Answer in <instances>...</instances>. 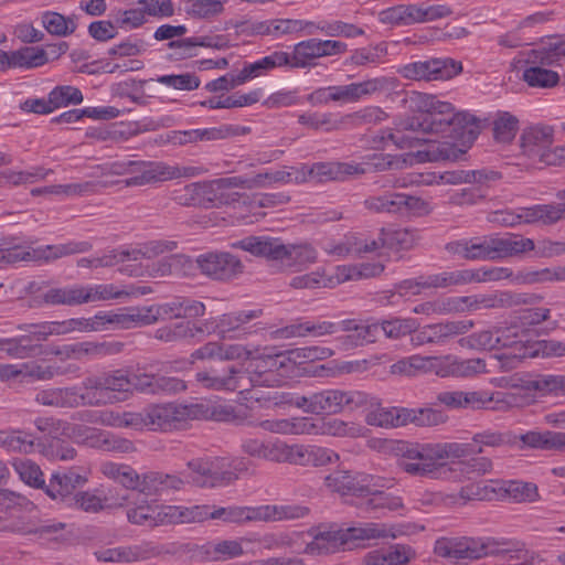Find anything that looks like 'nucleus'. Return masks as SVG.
Here are the masks:
<instances>
[{
	"label": "nucleus",
	"instance_id": "1",
	"mask_svg": "<svg viewBox=\"0 0 565 565\" xmlns=\"http://www.w3.org/2000/svg\"><path fill=\"white\" fill-rule=\"evenodd\" d=\"M409 109L418 113L417 121L423 134H443L472 143L480 134L479 120L467 111L455 113V107L435 95L412 92L405 99Z\"/></svg>",
	"mask_w": 565,
	"mask_h": 565
},
{
	"label": "nucleus",
	"instance_id": "2",
	"mask_svg": "<svg viewBox=\"0 0 565 565\" xmlns=\"http://www.w3.org/2000/svg\"><path fill=\"white\" fill-rule=\"evenodd\" d=\"M436 555L456 562L476 561L489 556H507L511 565H529L534 561V553L521 542L484 537H441L435 542Z\"/></svg>",
	"mask_w": 565,
	"mask_h": 565
},
{
	"label": "nucleus",
	"instance_id": "3",
	"mask_svg": "<svg viewBox=\"0 0 565 565\" xmlns=\"http://www.w3.org/2000/svg\"><path fill=\"white\" fill-rule=\"evenodd\" d=\"M236 246L256 256L280 260L287 267H306L317 260V250L309 244L284 245L276 238L246 237Z\"/></svg>",
	"mask_w": 565,
	"mask_h": 565
},
{
	"label": "nucleus",
	"instance_id": "4",
	"mask_svg": "<svg viewBox=\"0 0 565 565\" xmlns=\"http://www.w3.org/2000/svg\"><path fill=\"white\" fill-rule=\"evenodd\" d=\"M254 372L249 363L246 369L228 366L223 373L215 369L201 371L196 373L195 377L203 387L209 390L244 393L267 382V379H264L268 373L265 371V363L260 364L257 373Z\"/></svg>",
	"mask_w": 565,
	"mask_h": 565
},
{
	"label": "nucleus",
	"instance_id": "5",
	"mask_svg": "<svg viewBox=\"0 0 565 565\" xmlns=\"http://www.w3.org/2000/svg\"><path fill=\"white\" fill-rule=\"evenodd\" d=\"M369 402V395L361 391L324 388L308 394L307 413L334 415L343 412H353L365 407Z\"/></svg>",
	"mask_w": 565,
	"mask_h": 565
},
{
	"label": "nucleus",
	"instance_id": "6",
	"mask_svg": "<svg viewBox=\"0 0 565 565\" xmlns=\"http://www.w3.org/2000/svg\"><path fill=\"white\" fill-rule=\"evenodd\" d=\"M128 374L116 370L85 377L82 382L87 406H102L118 402V394L130 392Z\"/></svg>",
	"mask_w": 565,
	"mask_h": 565
},
{
	"label": "nucleus",
	"instance_id": "7",
	"mask_svg": "<svg viewBox=\"0 0 565 565\" xmlns=\"http://www.w3.org/2000/svg\"><path fill=\"white\" fill-rule=\"evenodd\" d=\"M92 248V243L87 241H70L64 244L46 245L36 248L14 246L1 250V259L9 264L19 262H52L61 257L87 253Z\"/></svg>",
	"mask_w": 565,
	"mask_h": 565
},
{
	"label": "nucleus",
	"instance_id": "8",
	"mask_svg": "<svg viewBox=\"0 0 565 565\" xmlns=\"http://www.w3.org/2000/svg\"><path fill=\"white\" fill-rule=\"evenodd\" d=\"M452 14V10L445 4L417 6V4H398L385 10L379 14V19L384 24L393 25H412L416 23H425L436 21Z\"/></svg>",
	"mask_w": 565,
	"mask_h": 565
},
{
	"label": "nucleus",
	"instance_id": "9",
	"mask_svg": "<svg viewBox=\"0 0 565 565\" xmlns=\"http://www.w3.org/2000/svg\"><path fill=\"white\" fill-rule=\"evenodd\" d=\"M462 64L450 57H433L426 61L407 63L397 73L409 81H445L461 73Z\"/></svg>",
	"mask_w": 565,
	"mask_h": 565
},
{
	"label": "nucleus",
	"instance_id": "10",
	"mask_svg": "<svg viewBox=\"0 0 565 565\" xmlns=\"http://www.w3.org/2000/svg\"><path fill=\"white\" fill-rule=\"evenodd\" d=\"M428 448H434V444L399 443L396 448L398 468L414 477L433 476L443 465L433 456L426 459Z\"/></svg>",
	"mask_w": 565,
	"mask_h": 565
},
{
	"label": "nucleus",
	"instance_id": "11",
	"mask_svg": "<svg viewBox=\"0 0 565 565\" xmlns=\"http://www.w3.org/2000/svg\"><path fill=\"white\" fill-rule=\"evenodd\" d=\"M190 473L189 479L194 486L200 488H218L231 484L233 478L231 472L226 471L224 457L195 458L186 463Z\"/></svg>",
	"mask_w": 565,
	"mask_h": 565
},
{
	"label": "nucleus",
	"instance_id": "12",
	"mask_svg": "<svg viewBox=\"0 0 565 565\" xmlns=\"http://www.w3.org/2000/svg\"><path fill=\"white\" fill-rule=\"evenodd\" d=\"M542 298L533 294H516L512 291H497L475 297H455V305L469 310L513 308L521 305H535Z\"/></svg>",
	"mask_w": 565,
	"mask_h": 565
},
{
	"label": "nucleus",
	"instance_id": "13",
	"mask_svg": "<svg viewBox=\"0 0 565 565\" xmlns=\"http://www.w3.org/2000/svg\"><path fill=\"white\" fill-rule=\"evenodd\" d=\"M554 142V129L547 125H535L523 130L521 147L523 152L532 159L546 164L554 163L551 147Z\"/></svg>",
	"mask_w": 565,
	"mask_h": 565
},
{
	"label": "nucleus",
	"instance_id": "14",
	"mask_svg": "<svg viewBox=\"0 0 565 565\" xmlns=\"http://www.w3.org/2000/svg\"><path fill=\"white\" fill-rule=\"evenodd\" d=\"M202 274L215 280H228L243 273L244 265L235 255L226 252L206 253L196 258Z\"/></svg>",
	"mask_w": 565,
	"mask_h": 565
},
{
	"label": "nucleus",
	"instance_id": "15",
	"mask_svg": "<svg viewBox=\"0 0 565 565\" xmlns=\"http://www.w3.org/2000/svg\"><path fill=\"white\" fill-rule=\"evenodd\" d=\"M87 478L74 469L53 472L49 483L45 484L44 493L56 502L70 504L75 497L77 488H82Z\"/></svg>",
	"mask_w": 565,
	"mask_h": 565
},
{
	"label": "nucleus",
	"instance_id": "16",
	"mask_svg": "<svg viewBox=\"0 0 565 565\" xmlns=\"http://www.w3.org/2000/svg\"><path fill=\"white\" fill-rule=\"evenodd\" d=\"M157 321L171 319H196L205 315L202 301L185 296H177L166 302L153 305Z\"/></svg>",
	"mask_w": 565,
	"mask_h": 565
},
{
	"label": "nucleus",
	"instance_id": "17",
	"mask_svg": "<svg viewBox=\"0 0 565 565\" xmlns=\"http://www.w3.org/2000/svg\"><path fill=\"white\" fill-rule=\"evenodd\" d=\"M175 247L177 243L173 241H151L147 243L141 249H111L105 253L103 256L98 257L99 266L111 267L118 263H122L129 259L139 260L143 257L151 258L166 252H171Z\"/></svg>",
	"mask_w": 565,
	"mask_h": 565
},
{
	"label": "nucleus",
	"instance_id": "18",
	"mask_svg": "<svg viewBox=\"0 0 565 565\" xmlns=\"http://www.w3.org/2000/svg\"><path fill=\"white\" fill-rule=\"evenodd\" d=\"M34 401L47 407L76 408L87 406L84 390L79 386L47 387L35 394Z\"/></svg>",
	"mask_w": 565,
	"mask_h": 565
},
{
	"label": "nucleus",
	"instance_id": "19",
	"mask_svg": "<svg viewBox=\"0 0 565 565\" xmlns=\"http://www.w3.org/2000/svg\"><path fill=\"white\" fill-rule=\"evenodd\" d=\"M171 199L182 206L210 207L217 199V193L213 183L193 182L174 189Z\"/></svg>",
	"mask_w": 565,
	"mask_h": 565
},
{
	"label": "nucleus",
	"instance_id": "20",
	"mask_svg": "<svg viewBox=\"0 0 565 565\" xmlns=\"http://www.w3.org/2000/svg\"><path fill=\"white\" fill-rule=\"evenodd\" d=\"M310 533L313 540L305 548L309 555L329 554L345 544L344 531L335 524H321Z\"/></svg>",
	"mask_w": 565,
	"mask_h": 565
},
{
	"label": "nucleus",
	"instance_id": "21",
	"mask_svg": "<svg viewBox=\"0 0 565 565\" xmlns=\"http://www.w3.org/2000/svg\"><path fill=\"white\" fill-rule=\"evenodd\" d=\"M312 180L319 183L328 181H345L355 175L366 173L361 163L355 162H316L311 164Z\"/></svg>",
	"mask_w": 565,
	"mask_h": 565
},
{
	"label": "nucleus",
	"instance_id": "22",
	"mask_svg": "<svg viewBox=\"0 0 565 565\" xmlns=\"http://www.w3.org/2000/svg\"><path fill=\"white\" fill-rule=\"evenodd\" d=\"M419 132H422L420 124L414 116L399 121L392 129L383 130L381 140L385 145L391 142L399 149H412L418 147L425 140L418 136Z\"/></svg>",
	"mask_w": 565,
	"mask_h": 565
},
{
	"label": "nucleus",
	"instance_id": "23",
	"mask_svg": "<svg viewBox=\"0 0 565 565\" xmlns=\"http://www.w3.org/2000/svg\"><path fill=\"white\" fill-rule=\"evenodd\" d=\"M185 414V407L169 403L147 407L145 416L148 419V429L171 430L184 420Z\"/></svg>",
	"mask_w": 565,
	"mask_h": 565
},
{
	"label": "nucleus",
	"instance_id": "24",
	"mask_svg": "<svg viewBox=\"0 0 565 565\" xmlns=\"http://www.w3.org/2000/svg\"><path fill=\"white\" fill-rule=\"evenodd\" d=\"M156 554L159 555L160 550L158 548L157 551L149 544L100 548L94 552L97 561L108 563H132L145 561Z\"/></svg>",
	"mask_w": 565,
	"mask_h": 565
},
{
	"label": "nucleus",
	"instance_id": "25",
	"mask_svg": "<svg viewBox=\"0 0 565 565\" xmlns=\"http://www.w3.org/2000/svg\"><path fill=\"white\" fill-rule=\"evenodd\" d=\"M416 556L411 545L397 543L370 552L364 558V565H408Z\"/></svg>",
	"mask_w": 565,
	"mask_h": 565
},
{
	"label": "nucleus",
	"instance_id": "26",
	"mask_svg": "<svg viewBox=\"0 0 565 565\" xmlns=\"http://www.w3.org/2000/svg\"><path fill=\"white\" fill-rule=\"evenodd\" d=\"M244 554L242 542L238 540H223L217 542H207L194 552V555L202 561H227Z\"/></svg>",
	"mask_w": 565,
	"mask_h": 565
},
{
	"label": "nucleus",
	"instance_id": "27",
	"mask_svg": "<svg viewBox=\"0 0 565 565\" xmlns=\"http://www.w3.org/2000/svg\"><path fill=\"white\" fill-rule=\"evenodd\" d=\"M365 415V422L370 426L381 428H396L407 425L409 416L408 408L404 407H383L380 404L374 405Z\"/></svg>",
	"mask_w": 565,
	"mask_h": 565
},
{
	"label": "nucleus",
	"instance_id": "28",
	"mask_svg": "<svg viewBox=\"0 0 565 565\" xmlns=\"http://www.w3.org/2000/svg\"><path fill=\"white\" fill-rule=\"evenodd\" d=\"M289 60L287 52L275 51L255 62H245L243 68L238 72V79L245 84L254 78L266 75L276 67L287 66Z\"/></svg>",
	"mask_w": 565,
	"mask_h": 565
},
{
	"label": "nucleus",
	"instance_id": "29",
	"mask_svg": "<svg viewBox=\"0 0 565 565\" xmlns=\"http://www.w3.org/2000/svg\"><path fill=\"white\" fill-rule=\"evenodd\" d=\"M124 343L118 341H109V342H93L85 341L75 343L72 345H66L64 350H56L54 354L60 355L65 353L67 356H74L76 359H81L85 355L92 356H105V355H114L118 354L122 351Z\"/></svg>",
	"mask_w": 565,
	"mask_h": 565
},
{
	"label": "nucleus",
	"instance_id": "30",
	"mask_svg": "<svg viewBox=\"0 0 565 565\" xmlns=\"http://www.w3.org/2000/svg\"><path fill=\"white\" fill-rule=\"evenodd\" d=\"M136 167L132 171L131 178L125 180L126 186H141L150 183L168 181L167 177L169 172L167 170V163L147 162V161H135Z\"/></svg>",
	"mask_w": 565,
	"mask_h": 565
},
{
	"label": "nucleus",
	"instance_id": "31",
	"mask_svg": "<svg viewBox=\"0 0 565 565\" xmlns=\"http://www.w3.org/2000/svg\"><path fill=\"white\" fill-rule=\"evenodd\" d=\"M184 486V480L170 473L149 471L142 475L141 493L146 495H158L169 491H178Z\"/></svg>",
	"mask_w": 565,
	"mask_h": 565
},
{
	"label": "nucleus",
	"instance_id": "32",
	"mask_svg": "<svg viewBox=\"0 0 565 565\" xmlns=\"http://www.w3.org/2000/svg\"><path fill=\"white\" fill-rule=\"evenodd\" d=\"M109 324H117L125 329L149 326L157 322L153 306L128 308L120 312H108Z\"/></svg>",
	"mask_w": 565,
	"mask_h": 565
},
{
	"label": "nucleus",
	"instance_id": "33",
	"mask_svg": "<svg viewBox=\"0 0 565 565\" xmlns=\"http://www.w3.org/2000/svg\"><path fill=\"white\" fill-rule=\"evenodd\" d=\"M494 258L510 257L535 250V243L531 238L519 234L492 235Z\"/></svg>",
	"mask_w": 565,
	"mask_h": 565
},
{
	"label": "nucleus",
	"instance_id": "34",
	"mask_svg": "<svg viewBox=\"0 0 565 565\" xmlns=\"http://www.w3.org/2000/svg\"><path fill=\"white\" fill-rule=\"evenodd\" d=\"M100 471L105 477L120 483L125 491L138 490L141 493L142 476H139L131 466L106 461L102 463Z\"/></svg>",
	"mask_w": 565,
	"mask_h": 565
},
{
	"label": "nucleus",
	"instance_id": "35",
	"mask_svg": "<svg viewBox=\"0 0 565 565\" xmlns=\"http://www.w3.org/2000/svg\"><path fill=\"white\" fill-rule=\"evenodd\" d=\"M84 435L90 447L102 448L107 451L129 452L134 444L125 438H119L97 428L85 427Z\"/></svg>",
	"mask_w": 565,
	"mask_h": 565
},
{
	"label": "nucleus",
	"instance_id": "36",
	"mask_svg": "<svg viewBox=\"0 0 565 565\" xmlns=\"http://www.w3.org/2000/svg\"><path fill=\"white\" fill-rule=\"evenodd\" d=\"M321 39H309L294 45L292 53H288L290 68H306L313 65V61L321 57Z\"/></svg>",
	"mask_w": 565,
	"mask_h": 565
},
{
	"label": "nucleus",
	"instance_id": "37",
	"mask_svg": "<svg viewBox=\"0 0 565 565\" xmlns=\"http://www.w3.org/2000/svg\"><path fill=\"white\" fill-rule=\"evenodd\" d=\"M473 326L472 320H451L428 324L431 344H446L451 339L467 333Z\"/></svg>",
	"mask_w": 565,
	"mask_h": 565
},
{
	"label": "nucleus",
	"instance_id": "38",
	"mask_svg": "<svg viewBox=\"0 0 565 565\" xmlns=\"http://www.w3.org/2000/svg\"><path fill=\"white\" fill-rule=\"evenodd\" d=\"M259 522H275L282 520H297L302 519L309 514V509L299 504H284V505H259L258 507Z\"/></svg>",
	"mask_w": 565,
	"mask_h": 565
},
{
	"label": "nucleus",
	"instance_id": "39",
	"mask_svg": "<svg viewBox=\"0 0 565 565\" xmlns=\"http://www.w3.org/2000/svg\"><path fill=\"white\" fill-rule=\"evenodd\" d=\"M84 298L82 285L51 288L42 296V299L46 305L71 307L83 305Z\"/></svg>",
	"mask_w": 565,
	"mask_h": 565
},
{
	"label": "nucleus",
	"instance_id": "40",
	"mask_svg": "<svg viewBox=\"0 0 565 565\" xmlns=\"http://www.w3.org/2000/svg\"><path fill=\"white\" fill-rule=\"evenodd\" d=\"M262 315V309H255L230 312L220 316V338L223 340L235 338V335H233L232 332L239 330L244 324L248 323L254 319L259 318Z\"/></svg>",
	"mask_w": 565,
	"mask_h": 565
},
{
	"label": "nucleus",
	"instance_id": "41",
	"mask_svg": "<svg viewBox=\"0 0 565 565\" xmlns=\"http://www.w3.org/2000/svg\"><path fill=\"white\" fill-rule=\"evenodd\" d=\"M41 23L50 34L65 38L77 29V15L65 17L55 11H45L41 14Z\"/></svg>",
	"mask_w": 565,
	"mask_h": 565
},
{
	"label": "nucleus",
	"instance_id": "42",
	"mask_svg": "<svg viewBox=\"0 0 565 565\" xmlns=\"http://www.w3.org/2000/svg\"><path fill=\"white\" fill-rule=\"evenodd\" d=\"M212 520H222L227 523L259 522L258 507H221L212 505Z\"/></svg>",
	"mask_w": 565,
	"mask_h": 565
},
{
	"label": "nucleus",
	"instance_id": "43",
	"mask_svg": "<svg viewBox=\"0 0 565 565\" xmlns=\"http://www.w3.org/2000/svg\"><path fill=\"white\" fill-rule=\"evenodd\" d=\"M263 96V90L260 88L252 90L247 94H233L230 96H220L210 98L207 100L201 102L200 105L203 107H209L211 109L217 108H237L250 106L259 102Z\"/></svg>",
	"mask_w": 565,
	"mask_h": 565
},
{
	"label": "nucleus",
	"instance_id": "44",
	"mask_svg": "<svg viewBox=\"0 0 565 565\" xmlns=\"http://www.w3.org/2000/svg\"><path fill=\"white\" fill-rule=\"evenodd\" d=\"M385 248L391 250H407L419 239L418 231L413 228H381Z\"/></svg>",
	"mask_w": 565,
	"mask_h": 565
},
{
	"label": "nucleus",
	"instance_id": "45",
	"mask_svg": "<svg viewBox=\"0 0 565 565\" xmlns=\"http://www.w3.org/2000/svg\"><path fill=\"white\" fill-rule=\"evenodd\" d=\"M426 459H430L431 456L437 460H444L449 458H463L472 454H481L483 449L481 447L476 448L473 444H461V443H439L434 444V448H428Z\"/></svg>",
	"mask_w": 565,
	"mask_h": 565
},
{
	"label": "nucleus",
	"instance_id": "46",
	"mask_svg": "<svg viewBox=\"0 0 565 565\" xmlns=\"http://www.w3.org/2000/svg\"><path fill=\"white\" fill-rule=\"evenodd\" d=\"M343 531L345 544L354 541H370L390 536L395 537V535L391 534L384 524L373 522L359 523L354 526L343 529Z\"/></svg>",
	"mask_w": 565,
	"mask_h": 565
},
{
	"label": "nucleus",
	"instance_id": "47",
	"mask_svg": "<svg viewBox=\"0 0 565 565\" xmlns=\"http://www.w3.org/2000/svg\"><path fill=\"white\" fill-rule=\"evenodd\" d=\"M499 177L497 172L486 170H456L446 171L439 175V182L444 184L478 183L483 184L487 181L495 180Z\"/></svg>",
	"mask_w": 565,
	"mask_h": 565
},
{
	"label": "nucleus",
	"instance_id": "48",
	"mask_svg": "<svg viewBox=\"0 0 565 565\" xmlns=\"http://www.w3.org/2000/svg\"><path fill=\"white\" fill-rule=\"evenodd\" d=\"M471 277L470 269H458L429 275L423 284L428 288H449L471 284Z\"/></svg>",
	"mask_w": 565,
	"mask_h": 565
},
{
	"label": "nucleus",
	"instance_id": "49",
	"mask_svg": "<svg viewBox=\"0 0 565 565\" xmlns=\"http://www.w3.org/2000/svg\"><path fill=\"white\" fill-rule=\"evenodd\" d=\"M53 173L52 169L43 167H32L25 171H14L11 169L2 171L3 186L6 185H26L36 181L45 180L47 175Z\"/></svg>",
	"mask_w": 565,
	"mask_h": 565
},
{
	"label": "nucleus",
	"instance_id": "50",
	"mask_svg": "<svg viewBox=\"0 0 565 565\" xmlns=\"http://www.w3.org/2000/svg\"><path fill=\"white\" fill-rule=\"evenodd\" d=\"M419 322L414 318L395 317L380 322V330L387 339L398 340L405 335L416 332Z\"/></svg>",
	"mask_w": 565,
	"mask_h": 565
},
{
	"label": "nucleus",
	"instance_id": "51",
	"mask_svg": "<svg viewBox=\"0 0 565 565\" xmlns=\"http://www.w3.org/2000/svg\"><path fill=\"white\" fill-rule=\"evenodd\" d=\"M47 61V52L41 47L24 46L11 52L12 67L34 68L44 65Z\"/></svg>",
	"mask_w": 565,
	"mask_h": 565
},
{
	"label": "nucleus",
	"instance_id": "52",
	"mask_svg": "<svg viewBox=\"0 0 565 565\" xmlns=\"http://www.w3.org/2000/svg\"><path fill=\"white\" fill-rule=\"evenodd\" d=\"M387 54V44L381 42L373 46L356 49L352 52L349 58L345 60V65L367 66L381 63L382 58Z\"/></svg>",
	"mask_w": 565,
	"mask_h": 565
},
{
	"label": "nucleus",
	"instance_id": "53",
	"mask_svg": "<svg viewBox=\"0 0 565 565\" xmlns=\"http://www.w3.org/2000/svg\"><path fill=\"white\" fill-rule=\"evenodd\" d=\"M341 281L340 276L334 279L327 277L324 271L316 270L308 274L295 276L289 285L295 289L332 288Z\"/></svg>",
	"mask_w": 565,
	"mask_h": 565
},
{
	"label": "nucleus",
	"instance_id": "54",
	"mask_svg": "<svg viewBox=\"0 0 565 565\" xmlns=\"http://www.w3.org/2000/svg\"><path fill=\"white\" fill-rule=\"evenodd\" d=\"M363 204L364 207L372 213L399 215V192H385L381 195H371L364 200Z\"/></svg>",
	"mask_w": 565,
	"mask_h": 565
},
{
	"label": "nucleus",
	"instance_id": "55",
	"mask_svg": "<svg viewBox=\"0 0 565 565\" xmlns=\"http://www.w3.org/2000/svg\"><path fill=\"white\" fill-rule=\"evenodd\" d=\"M519 130V119L508 111H499L493 120V137L499 142H510Z\"/></svg>",
	"mask_w": 565,
	"mask_h": 565
},
{
	"label": "nucleus",
	"instance_id": "56",
	"mask_svg": "<svg viewBox=\"0 0 565 565\" xmlns=\"http://www.w3.org/2000/svg\"><path fill=\"white\" fill-rule=\"evenodd\" d=\"M41 454L52 461H67L74 459L76 450L67 441L60 438H52L46 443L39 444Z\"/></svg>",
	"mask_w": 565,
	"mask_h": 565
},
{
	"label": "nucleus",
	"instance_id": "57",
	"mask_svg": "<svg viewBox=\"0 0 565 565\" xmlns=\"http://www.w3.org/2000/svg\"><path fill=\"white\" fill-rule=\"evenodd\" d=\"M523 79L531 87L550 88L559 82V75L543 66H531L523 72Z\"/></svg>",
	"mask_w": 565,
	"mask_h": 565
},
{
	"label": "nucleus",
	"instance_id": "58",
	"mask_svg": "<svg viewBox=\"0 0 565 565\" xmlns=\"http://www.w3.org/2000/svg\"><path fill=\"white\" fill-rule=\"evenodd\" d=\"M14 469L25 484L44 491L46 482L39 465L29 459H24L15 462Z\"/></svg>",
	"mask_w": 565,
	"mask_h": 565
},
{
	"label": "nucleus",
	"instance_id": "59",
	"mask_svg": "<svg viewBox=\"0 0 565 565\" xmlns=\"http://www.w3.org/2000/svg\"><path fill=\"white\" fill-rule=\"evenodd\" d=\"M361 505L366 511H396L403 507L399 497L392 495L385 491H375L370 497L363 499Z\"/></svg>",
	"mask_w": 565,
	"mask_h": 565
},
{
	"label": "nucleus",
	"instance_id": "60",
	"mask_svg": "<svg viewBox=\"0 0 565 565\" xmlns=\"http://www.w3.org/2000/svg\"><path fill=\"white\" fill-rule=\"evenodd\" d=\"M387 118V114L377 106H369L358 111L342 116V122H348L350 127H356L366 124H377Z\"/></svg>",
	"mask_w": 565,
	"mask_h": 565
},
{
	"label": "nucleus",
	"instance_id": "61",
	"mask_svg": "<svg viewBox=\"0 0 565 565\" xmlns=\"http://www.w3.org/2000/svg\"><path fill=\"white\" fill-rule=\"evenodd\" d=\"M83 291L85 297L84 303L117 299L129 295L127 291L117 289L113 284L83 286Z\"/></svg>",
	"mask_w": 565,
	"mask_h": 565
},
{
	"label": "nucleus",
	"instance_id": "62",
	"mask_svg": "<svg viewBox=\"0 0 565 565\" xmlns=\"http://www.w3.org/2000/svg\"><path fill=\"white\" fill-rule=\"evenodd\" d=\"M475 444L479 445L483 449V446L488 447H501V446H513L518 443V436L513 435L510 431H492V430H483L481 433L476 434L472 437Z\"/></svg>",
	"mask_w": 565,
	"mask_h": 565
},
{
	"label": "nucleus",
	"instance_id": "63",
	"mask_svg": "<svg viewBox=\"0 0 565 565\" xmlns=\"http://www.w3.org/2000/svg\"><path fill=\"white\" fill-rule=\"evenodd\" d=\"M111 17L114 23L121 29H136L147 21L140 6L137 3L136 7L127 10H113Z\"/></svg>",
	"mask_w": 565,
	"mask_h": 565
},
{
	"label": "nucleus",
	"instance_id": "64",
	"mask_svg": "<svg viewBox=\"0 0 565 565\" xmlns=\"http://www.w3.org/2000/svg\"><path fill=\"white\" fill-rule=\"evenodd\" d=\"M381 334L380 322L373 319L360 323L356 333L349 334L345 339L355 347H361L377 341Z\"/></svg>",
	"mask_w": 565,
	"mask_h": 565
}]
</instances>
